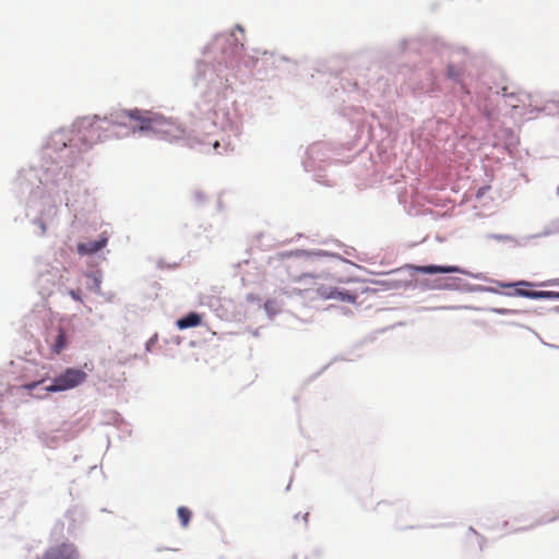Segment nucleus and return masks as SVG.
<instances>
[{
  "mask_svg": "<svg viewBox=\"0 0 559 559\" xmlns=\"http://www.w3.org/2000/svg\"><path fill=\"white\" fill-rule=\"evenodd\" d=\"M201 322H202L201 314H199L197 312H190L186 317H183L177 321V326L179 330H186L189 328L198 326L201 324Z\"/></svg>",
  "mask_w": 559,
  "mask_h": 559,
  "instance_id": "7",
  "label": "nucleus"
},
{
  "mask_svg": "<svg viewBox=\"0 0 559 559\" xmlns=\"http://www.w3.org/2000/svg\"><path fill=\"white\" fill-rule=\"evenodd\" d=\"M108 242L106 236H102L97 240L81 242L78 245V252L81 255L93 254L102 250Z\"/></svg>",
  "mask_w": 559,
  "mask_h": 559,
  "instance_id": "5",
  "label": "nucleus"
},
{
  "mask_svg": "<svg viewBox=\"0 0 559 559\" xmlns=\"http://www.w3.org/2000/svg\"><path fill=\"white\" fill-rule=\"evenodd\" d=\"M177 514L181 522V525L183 527H187L191 519V511L187 507H179L177 510Z\"/></svg>",
  "mask_w": 559,
  "mask_h": 559,
  "instance_id": "11",
  "label": "nucleus"
},
{
  "mask_svg": "<svg viewBox=\"0 0 559 559\" xmlns=\"http://www.w3.org/2000/svg\"><path fill=\"white\" fill-rule=\"evenodd\" d=\"M87 374L75 368H68L63 373L56 377L53 383L44 389L47 392H58L73 389L85 381Z\"/></svg>",
  "mask_w": 559,
  "mask_h": 559,
  "instance_id": "3",
  "label": "nucleus"
},
{
  "mask_svg": "<svg viewBox=\"0 0 559 559\" xmlns=\"http://www.w3.org/2000/svg\"><path fill=\"white\" fill-rule=\"evenodd\" d=\"M463 70L454 64H449L447 68V76L454 82H461Z\"/></svg>",
  "mask_w": 559,
  "mask_h": 559,
  "instance_id": "10",
  "label": "nucleus"
},
{
  "mask_svg": "<svg viewBox=\"0 0 559 559\" xmlns=\"http://www.w3.org/2000/svg\"><path fill=\"white\" fill-rule=\"evenodd\" d=\"M515 286H532L531 283L526 282V281H520L518 282L516 284H514Z\"/></svg>",
  "mask_w": 559,
  "mask_h": 559,
  "instance_id": "15",
  "label": "nucleus"
},
{
  "mask_svg": "<svg viewBox=\"0 0 559 559\" xmlns=\"http://www.w3.org/2000/svg\"><path fill=\"white\" fill-rule=\"evenodd\" d=\"M69 295L76 301H82V297L79 290L70 289Z\"/></svg>",
  "mask_w": 559,
  "mask_h": 559,
  "instance_id": "13",
  "label": "nucleus"
},
{
  "mask_svg": "<svg viewBox=\"0 0 559 559\" xmlns=\"http://www.w3.org/2000/svg\"><path fill=\"white\" fill-rule=\"evenodd\" d=\"M213 147H214V150H217V148L219 147V142H218V141H215V142L213 143Z\"/></svg>",
  "mask_w": 559,
  "mask_h": 559,
  "instance_id": "16",
  "label": "nucleus"
},
{
  "mask_svg": "<svg viewBox=\"0 0 559 559\" xmlns=\"http://www.w3.org/2000/svg\"><path fill=\"white\" fill-rule=\"evenodd\" d=\"M298 284H299V286H297L296 288L313 287V284L310 281H308L306 283H298Z\"/></svg>",
  "mask_w": 559,
  "mask_h": 559,
  "instance_id": "14",
  "label": "nucleus"
},
{
  "mask_svg": "<svg viewBox=\"0 0 559 559\" xmlns=\"http://www.w3.org/2000/svg\"><path fill=\"white\" fill-rule=\"evenodd\" d=\"M68 345L67 334L62 329H59L58 335L51 348L55 354H60Z\"/></svg>",
  "mask_w": 559,
  "mask_h": 559,
  "instance_id": "9",
  "label": "nucleus"
},
{
  "mask_svg": "<svg viewBox=\"0 0 559 559\" xmlns=\"http://www.w3.org/2000/svg\"><path fill=\"white\" fill-rule=\"evenodd\" d=\"M43 382H44V380L25 383V384H23L22 388L31 392L34 389H36L39 384H41Z\"/></svg>",
  "mask_w": 559,
  "mask_h": 559,
  "instance_id": "12",
  "label": "nucleus"
},
{
  "mask_svg": "<svg viewBox=\"0 0 559 559\" xmlns=\"http://www.w3.org/2000/svg\"><path fill=\"white\" fill-rule=\"evenodd\" d=\"M414 270L420 274H436V273H457V266H439V265H416Z\"/></svg>",
  "mask_w": 559,
  "mask_h": 559,
  "instance_id": "6",
  "label": "nucleus"
},
{
  "mask_svg": "<svg viewBox=\"0 0 559 559\" xmlns=\"http://www.w3.org/2000/svg\"><path fill=\"white\" fill-rule=\"evenodd\" d=\"M128 116L136 121L138 130L142 132H153L166 140L180 139L185 134L183 128L176 121L167 119L155 112H140L133 110Z\"/></svg>",
  "mask_w": 559,
  "mask_h": 559,
  "instance_id": "1",
  "label": "nucleus"
},
{
  "mask_svg": "<svg viewBox=\"0 0 559 559\" xmlns=\"http://www.w3.org/2000/svg\"><path fill=\"white\" fill-rule=\"evenodd\" d=\"M310 281L313 287L293 288L296 294L309 293L311 298L337 299L341 301L356 302L357 296L348 292H341L337 288L325 285L318 276L304 274L296 278V283H306Z\"/></svg>",
  "mask_w": 559,
  "mask_h": 559,
  "instance_id": "2",
  "label": "nucleus"
},
{
  "mask_svg": "<svg viewBox=\"0 0 559 559\" xmlns=\"http://www.w3.org/2000/svg\"><path fill=\"white\" fill-rule=\"evenodd\" d=\"M480 194H484L483 189H480V190L478 191L477 197H480Z\"/></svg>",
  "mask_w": 559,
  "mask_h": 559,
  "instance_id": "17",
  "label": "nucleus"
},
{
  "mask_svg": "<svg viewBox=\"0 0 559 559\" xmlns=\"http://www.w3.org/2000/svg\"><path fill=\"white\" fill-rule=\"evenodd\" d=\"M514 295L520 296V297L531 298V299H547V298H554L557 296V294L554 292H543V290L536 292V290H526V289H521V288H516Z\"/></svg>",
  "mask_w": 559,
  "mask_h": 559,
  "instance_id": "8",
  "label": "nucleus"
},
{
  "mask_svg": "<svg viewBox=\"0 0 559 559\" xmlns=\"http://www.w3.org/2000/svg\"><path fill=\"white\" fill-rule=\"evenodd\" d=\"M512 285H513V284H504V285H502V286H503V287H510V286H512Z\"/></svg>",
  "mask_w": 559,
  "mask_h": 559,
  "instance_id": "18",
  "label": "nucleus"
},
{
  "mask_svg": "<svg viewBox=\"0 0 559 559\" xmlns=\"http://www.w3.org/2000/svg\"><path fill=\"white\" fill-rule=\"evenodd\" d=\"M35 559H81L78 546L69 540L47 547Z\"/></svg>",
  "mask_w": 559,
  "mask_h": 559,
  "instance_id": "4",
  "label": "nucleus"
}]
</instances>
